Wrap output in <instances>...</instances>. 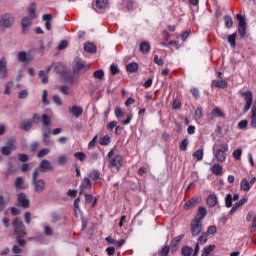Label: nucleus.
Here are the masks:
<instances>
[{
  "instance_id": "obj_1",
  "label": "nucleus",
  "mask_w": 256,
  "mask_h": 256,
  "mask_svg": "<svg viewBox=\"0 0 256 256\" xmlns=\"http://www.w3.org/2000/svg\"><path fill=\"white\" fill-rule=\"evenodd\" d=\"M111 173H119L121 170V167H123V156L120 154H117L114 158H111L109 160L108 165Z\"/></svg>"
},
{
  "instance_id": "obj_2",
  "label": "nucleus",
  "mask_w": 256,
  "mask_h": 256,
  "mask_svg": "<svg viewBox=\"0 0 256 256\" xmlns=\"http://www.w3.org/2000/svg\"><path fill=\"white\" fill-rule=\"evenodd\" d=\"M220 147L221 148L214 151L213 155L219 163H225V161H227V154H225V152L229 151V145L221 144Z\"/></svg>"
},
{
  "instance_id": "obj_3",
  "label": "nucleus",
  "mask_w": 256,
  "mask_h": 256,
  "mask_svg": "<svg viewBox=\"0 0 256 256\" xmlns=\"http://www.w3.org/2000/svg\"><path fill=\"white\" fill-rule=\"evenodd\" d=\"M12 226L14 227V233L19 237H25L27 235V230L25 228V224L19 218H15L12 222Z\"/></svg>"
},
{
  "instance_id": "obj_4",
  "label": "nucleus",
  "mask_w": 256,
  "mask_h": 256,
  "mask_svg": "<svg viewBox=\"0 0 256 256\" xmlns=\"http://www.w3.org/2000/svg\"><path fill=\"white\" fill-rule=\"evenodd\" d=\"M15 23V16L11 13L3 14L0 20V27L2 29H9Z\"/></svg>"
},
{
  "instance_id": "obj_5",
  "label": "nucleus",
  "mask_w": 256,
  "mask_h": 256,
  "mask_svg": "<svg viewBox=\"0 0 256 256\" xmlns=\"http://www.w3.org/2000/svg\"><path fill=\"white\" fill-rule=\"evenodd\" d=\"M190 231L192 237H197L201 231H203V221L198 219H193L190 224Z\"/></svg>"
},
{
  "instance_id": "obj_6",
  "label": "nucleus",
  "mask_w": 256,
  "mask_h": 256,
  "mask_svg": "<svg viewBox=\"0 0 256 256\" xmlns=\"http://www.w3.org/2000/svg\"><path fill=\"white\" fill-rule=\"evenodd\" d=\"M85 71H89V66L85 65V62L81 60V58L75 59V64L73 66L74 73H85Z\"/></svg>"
},
{
  "instance_id": "obj_7",
  "label": "nucleus",
  "mask_w": 256,
  "mask_h": 256,
  "mask_svg": "<svg viewBox=\"0 0 256 256\" xmlns=\"http://www.w3.org/2000/svg\"><path fill=\"white\" fill-rule=\"evenodd\" d=\"M242 97H245V106H244V113H247L249 109H251V106L253 105V92L248 91V92H243Z\"/></svg>"
},
{
  "instance_id": "obj_8",
  "label": "nucleus",
  "mask_w": 256,
  "mask_h": 256,
  "mask_svg": "<svg viewBox=\"0 0 256 256\" xmlns=\"http://www.w3.org/2000/svg\"><path fill=\"white\" fill-rule=\"evenodd\" d=\"M17 201L20 207H23V209H27L29 208V205H31V202L29 201V199H27V195L25 193H19Z\"/></svg>"
},
{
  "instance_id": "obj_9",
  "label": "nucleus",
  "mask_w": 256,
  "mask_h": 256,
  "mask_svg": "<svg viewBox=\"0 0 256 256\" xmlns=\"http://www.w3.org/2000/svg\"><path fill=\"white\" fill-rule=\"evenodd\" d=\"M9 201H11V194L9 192L0 195V211H5V207L9 205Z\"/></svg>"
},
{
  "instance_id": "obj_10",
  "label": "nucleus",
  "mask_w": 256,
  "mask_h": 256,
  "mask_svg": "<svg viewBox=\"0 0 256 256\" xmlns=\"http://www.w3.org/2000/svg\"><path fill=\"white\" fill-rule=\"evenodd\" d=\"M39 170L41 173H47V171H53V165H51V161L47 159H43L39 164Z\"/></svg>"
},
{
  "instance_id": "obj_11",
  "label": "nucleus",
  "mask_w": 256,
  "mask_h": 256,
  "mask_svg": "<svg viewBox=\"0 0 256 256\" xmlns=\"http://www.w3.org/2000/svg\"><path fill=\"white\" fill-rule=\"evenodd\" d=\"M32 185L36 193H43V191H45V180L43 179L34 180Z\"/></svg>"
},
{
  "instance_id": "obj_12",
  "label": "nucleus",
  "mask_w": 256,
  "mask_h": 256,
  "mask_svg": "<svg viewBox=\"0 0 256 256\" xmlns=\"http://www.w3.org/2000/svg\"><path fill=\"white\" fill-rule=\"evenodd\" d=\"M95 4L97 13H103V10L107 9V5H109V0H96Z\"/></svg>"
},
{
  "instance_id": "obj_13",
  "label": "nucleus",
  "mask_w": 256,
  "mask_h": 256,
  "mask_svg": "<svg viewBox=\"0 0 256 256\" xmlns=\"http://www.w3.org/2000/svg\"><path fill=\"white\" fill-rule=\"evenodd\" d=\"M91 187H93L91 179L85 177L80 185V195H83L85 193V190L91 189Z\"/></svg>"
},
{
  "instance_id": "obj_14",
  "label": "nucleus",
  "mask_w": 256,
  "mask_h": 256,
  "mask_svg": "<svg viewBox=\"0 0 256 256\" xmlns=\"http://www.w3.org/2000/svg\"><path fill=\"white\" fill-rule=\"evenodd\" d=\"M0 77L2 79L7 77V59L5 58L0 59Z\"/></svg>"
},
{
  "instance_id": "obj_15",
  "label": "nucleus",
  "mask_w": 256,
  "mask_h": 256,
  "mask_svg": "<svg viewBox=\"0 0 256 256\" xmlns=\"http://www.w3.org/2000/svg\"><path fill=\"white\" fill-rule=\"evenodd\" d=\"M17 59L19 63H29V61H33V57L30 58L25 51L18 52Z\"/></svg>"
},
{
  "instance_id": "obj_16",
  "label": "nucleus",
  "mask_w": 256,
  "mask_h": 256,
  "mask_svg": "<svg viewBox=\"0 0 256 256\" xmlns=\"http://www.w3.org/2000/svg\"><path fill=\"white\" fill-rule=\"evenodd\" d=\"M33 19L30 16H26L24 18H22V22H21V26H22V31L23 33H25V31H27L28 27H31V25L33 24Z\"/></svg>"
},
{
  "instance_id": "obj_17",
  "label": "nucleus",
  "mask_w": 256,
  "mask_h": 256,
  "mask_svg": "<svg viewBox=\"0 0 256 256\" xmlns=\"http://www.w3.org/2000/svg\"><path fill=\"white\" fill-rule=\"evenodd\" d=\"M69 113L77 119L83 115V108L81 106H72L69 108Z\"/></svg>"
},
{
  "instance_id": "obj_18",
  "label": "nucleus",
  "mask_w": 256,
  "mask_h": 256,
  "mask_svg": "<svg viewBox=\"0 0 256 256\" xmlns=\"http://www.w3.org/2000/svg\"><path fill=\"white\" fill-rule=\"evenodd\" d=\"M212 87H217V89H227V87H229V83H227V81L223 79L213 80Z\"/></svg>"
},
{
  "instance_id": "obj_19",
  "label": "nucleus",
  "mask_w": 256,
  "mask_h": 256,
  "mask_svg": "<svg viewBox=\"0 0 256 256\" xmlns=\"http://www.w3.org/2000/svg\"><path fill=\"white\" fill-rule=\"evenodd\" d=\"M217 203H219V198H217V194H210L206 200V204L208 205V207H215Z\"/></svg>"
},
{
  "instance_id": "obj_20",
  "label": "nucleus",
  "mask_w": 256,
  "mask_h": 256,
  "mask_svg": "<svg viewBox=\"0 0 256 256\" xmlns=\"http://www.w3.org/2000/svg\"><path fill=\"white\" fill-rule=\"evenodd\" d=\"M49 135H51V128L44 127L43 128V143L45 145H49V143H51V137Z\"/></svg>"
},
{
  "instance_id": "obj_21",
  "label": "nucleus",
  "mask_w": 256,
  "mask_h": 256,
  "mask_svg": "<svg viewBox=\"0 0 256 256\" xmlns=\"http://www.w3.org/2000/svg\"><path fill=\"white\" fill-rule=\"evenodd\" d=\"M181 239H183V235L176 236L174 239L171 240V251L175 253L177 251V247H179V243H181Z\"/></svg>"
},
{
  "instance_id": "obj_22",
  "label": "nucleus",
  "mask_w": 256,
  "mask_h": 256,
  "mask_svg": "<svg viewBox=\"0 0 256 256\" xmlns=\"http://www.w3.org/2000/svg\"><path fill=\"white\" fill-rule=\"evenodd\" d=\"M207 216V208L201 206L198 208L197 215L195 216L194 219H197L198 221H203L205 217Z\"/></svg>"
},
{
  "instance_id": "obj_23",
  "label": "nucleus",
  "mask_w": 256,
  "mask_h": 256,
  "mask_svg": "<svg viewBox=\"0 0 256 256\" xmlns=\"http://www.w3.org/2000/svg\"><path fill=\"white\" fill-rule=\"evenodd\" d=\"M31 127H33V120H24L20 124V129L23 131H31Z\"/></svg>"
},
{
  "instance_id": "obj_24",
  "label": "nucleus",
  "mask_w": 256,
  "mask_h": 256,
  "mask_svg": "<svg viewBox=\"0 0 256 256\" xmlns=\"http://www.w3.org/2000/svg\"><path fill=\"white\" fill-rule=\"evenodd\" d=\"M210 171H212L213 175H217L218 177L223 175V166L219 164H214L211 168Z\"/></svg>"
},
{
  "instance_id": "obj_25",
  "label": "nucleus",
  "mask_w": 256,
  "mask_h": 256,
  "mask_svg": "<svg viewBox=\"0 0 256 256\" xmlns=\"http://www.w3.org/2000/svg\"><path fill=\"white\" fill-rule=\"evenodd\" d=\"M43 21L45 22V28L47 29V31H50L51 29V21H53V15L51 14H44L42 16Z\"/></svg>"
},
{
  "instance_id": "obj_26",
  "label": "nucleus",
  "mask_w": 256,
  "mask_h": 256,
  "mask_svg": "<svg viewBox=\"0 0 256 256\" xmlns=\"http://www.w3.org/2000/svg\"><path fill=\"white\" fill-rule=\"evenodd\" d=\"M58 91L63 95H73V90L67 85L58 86Z\"/></svg>"
},
{
  "instance_id": "obj_27",
  "label": "nucleus",
  "mask_w": 256,
  "mask_h": 256,
  "mask_svg": "<svg viewBox=\"0 0 256 256\" xmlns=\"http://www.w3.org/2000/svg\"><path fill=\"white\" fill-rule=\"evenodd\" d=\"M84 51L86 53H97V46L91 42H87L84 44Z\"/></svg>"
},
{
  "instance_id": "obj_28",
  "label": "nucleus",
  "mask_w": 256,
  "mask_h": 256,
  "mask_svg": "<svg viewBox=\"0 0 256 256\" xmlns=\"http://www.w3.org/2000/svg\"><path fill=\"white\" fill-rule=\"evenodd\" d=\"M250 126L252 129H256V104L251 108V122Z\"/></svg>"
},
{
  "instance_id": "obj_29",
  "label": "nucleus",
  "mask_w": 256,
  "mask_h": 256,
  "mask_svg": "<svg viewBox=\"0 0 256 256\" xmlns=\"http://www.w3.org/2000/svg\"><path fill=\"white\" fill-rule=\"evenodd\" d=\"M126 70L128 73H137L139 71V64H137V62L129 63L126 66Z\"/></svg>"
},
{
  "instance_id": "obj_30",
  "label": "nucleus",
  "mask_w": 256,
  "mask_h": 256,
  "mask_svg": "<svg viewBox=\"0 0 256 256\" xmlns=\"http://www.w3.org/2000/svg\"><path fill=\"white\" fill-rule=\"evenodd\" d=\"M237 40V33H233L232 35H229L227 38V41L230 45V47H232V49H235V47H237V43L235 42Z\"/></svg>"
},
{
  "instance_id": "obj_31",
  "label": "nucleus",
  "mask_w": 256,
  "mask_h": 256,
  "mask_svg": "<svg viewBox=\"0 0 256 256\" xmlns=\"http://www.w3.org/2000/svg\"><path fill=\"white\" fill-rule=\"evenodd\" d=\"M240 189H242V191H251V183L247 181V178L241 180Z\"/></svg>"
},
{
  "instance_id": "obj_32",
  "label": "nucleus",
  "mask_w": 256,
  "mask_h": 256,
  "mask_svg": "<svg viewBox=\"0 0 256 256\" xmlns=\"http://www.w3.org/2000/svg\"><path fill=\"white\" fill-rule=\"evenodd\" d=\"M215 248H216L215 244H211L204 247L201 256H209L210 253H213V251H215Z\"/></svg>"
},
{
  "instance_id": "obj_33",
  "label": "nucleus",
  "mask_w": 256,
  "mask_h": 256,
  "mask_svg": "<svg viewBox=\"0 0 256 256\" xmlns=\"http://www.w3.org/2000/svg\"><path fill=\"white\" fill-rule=\"evenodd\" d=\"M193 207H197V200L196 199H190L184 204V209L186 211H189V209H193Z\"/></svg>"
},
{
  "instance_id": "obj_34",
  "label": "nucleus",
  "mask_w": 256,
  "mask_h": 256,
  "mask_svg": "<svg viewBox=\"0 0 256 256\" xmlns=\"http://www.w3.org/2000/svg\"><path fill=\"white\" fill-rule=\"evenodd\" d=\"M140 51L144 54L149 53L151 51V45L149 44V42H142L140 44Z\"/></svg>"
},
{
  "instance_id": "obj_35",
  "label": "nucleus",
  "mask_w": 256,
  "mask_h": 256,
  "mask_svg": "<svg viewBox=\"0 0 256 256\" xmlns=\"http://www.w3.org/2000/svg\"><path fill=\"white\" fill-rule=\"evenodd\" d=\"M36 6L35 3L30 4L29 8H28V13H29V17H31L32 19H37V12H36Z\"/></svg>"
},
{
  "instance_id": "obj_36",
  "label": "nucleus",
  "mask_w": 256,
  "mask_h": 256,
  "mask_svg": "<svg viewBox=\"0 0 256 256\" xmlns=\"http://www.w3.org/2000/svg\"><path fill=\"white\" fill-rule=\"evenodd\" d=\"M38 77H40L41 83H43L44 85H47V83H49V76H47V74L45 73L44 70H40L38 73Z\"/></svg>"
},
{
  "instance_id": "obj_37",
  "label": "nucleus",
  "mask_w": 256,
  "mask_h": 256,
  "mask_svg": "<svg viewBox=\"0 0 256 256\" xmlns=\"http://www.w3.org/2000/svg\"><path fill=\"white\" fill-rule=\"evenodd\" d=\"M89 177L92 181H98V179H101V172L99 170H93L90 172Z\"/></svg>"
},
{
  "instance_id": "obj_38",
  "label": "nucleus",
  "mask_w": 256,
  "mask_h": 256,
  "mask_svg": "<svg viewBox=\"0 0 256 256\" xmlns=\"http://www.w3.org/2000/svg\"><path fill=\"white\" fill-rule=\"evenodd\" d=\"M225 207H227V209H231V207H233V195H231V194L226 195Z\"/></svg>"
},
{
  "instance_id": "obj_39",
  "label": "nucleus",
  "mask_w": 256,
  "mask_h": 256,
  "mask_svg": "<svg viewBox=\"0 0 256 256\" xmlns=\"http://www.w3.org/2000/svg\"><path fill=\"white\" fill-rule=\"evenodd\" d=\"M181 253L183 256H191L193 255V248H191L190 246H184L181 249Z\"/></svg>"
},
{
  "instance_id": "obj_40",
  "label": "nucleus",
  "mask_w": 256,
  "mask_h": 256,
  "mask_svg": "<svg viewBox=\"0 0 256 256\" xmlns=\"http://www.w3.org/2000/svg\"><path fill=\"white\" fill-rule=\"evenodd\" d=\"M212 117H225V113L219 107H215L211 112Z\"/></svg>"
},
{
  "instance_id": "obj_41",
  "label": "nucleus",
  "mask_w": 256,
  "mask_h": 256,
  "mask_svg": "<svg viewBox=\"0 0 256 256\" xmlns=\"http://www.w3.org/2000/svg\"><path fill=\"white\" fill-rule=\"evenodd\" d=\"M236 18L239 21L238 27H247V20H245V16L237 14Z\"/></svg>"
},
{
  "instance_id": "obj_42",
  "label": "nucleus",
  "mask_w": 256,
  "mask_h": 256,
  "mask_svg": "<svg viewBox=\"0 0 256 256\" xmlns=\"http://www.w3.org/2000/svg\"><path fill=\"white\" fill-rule=\"evenodd\" d=\"M224 21L226 29H231L233 27V18L231 16L226 15Z\"/></svg>"
},
{
  "instance_id": "obj_43",
  "label": "nucleus",
  "mask_w": 256,
  "mask_h": 256,
  "mask_svg": "<svg viewBox=\"0 0 256 256\" xmlns=\"http://www.w3.org/2000/svg\"><path fill=\"white\" fill-rule=\"evenodd\" d=\"M208 234L207 232H202V234L198 237V244L199 245H205L207 243Z\"/></svg>"
},
{
  "instance_id": "obj_44",
  "label": "nucleus",
  "mask_w": 256,
  "mask_h": 256,
  "mask_svg": "<svg viewBox=\"0 0 256 256\" xmlns=\"http://www.w3.org/2000/svg\"><path fill=\"white\" fill-rule=\"evenodd\" d=\"M12 151H15V150L9 146H3L1 148L2 155H5L6 157H9V155H11Z\"/></svg>"
},
{
  "instance_id": "obj_45",
  "label": "nucleus",
  "mask_w": 256,
  "mask_h": 256,
  "mask_svg": "<svg viewBox=\"0 0 256 256\" xmlns=\"http://www.w3.org/2000/svg\"><path fill=\"white\" fill-rule=\"evenodd\" d=\"M105 77V72L103 70H96L93 73V78L94 79H99V81H101L103 78Z\"/></svg>"
},
{
  "instance_id": "obj_46",
  "label": "nucleus",
  "mask_w": 256,
  "mask_h": 256,
  "mask_svg": "<svg viewBox=\"0 0 256 256\" xmlns=\"http://www.w3.org/2000/svg\"><path fill=\"white\" fill-rule=\"evenodd\" d=\"M23 184H24L23 178H21V177L16 178V180L14 182V186L16 189H25Z\"/></svg>"
},
{
  "instance_id": "obj_47",
  "label": "nucleus",
  "mask_w": 256,
  "mask_h": 256,
  "mask_svg": "<svg viewBox=\"0 0 256 256\" xmlns=\"http://www.w3.org/2000/svg\"><path fill=\"white\" fill-rule=\"evenodd\" d=\"M42 123L44 127H49V125H51V117H49L47 114H43Z\"/></svg>"
},
{
  "instance_id": "obj_48",
  "label": "nucleus",
  "mask_w": 256,
  "mask_h": 256,
  "mask_svg": "<svg viewBox=\"0 0 256 256\" xmlns=\"http://www.w3.org/2000/svg\"><path fill=\"white\" fill-rule=\"evenodd\" d=\"M49 153H51L49 148H43L38 152L37 157L38 159H43V157H45V155H49Z\"/></svg>"
},
{
  "instance_id": "obj_49",
  "label": "nucleus",
  "mask_w": 256,
  "mask_h": 256,
  "mask_svg": "<svg viewBox=\"0 0 256 256\" xmlns=\"http://www.w3.org/2000/svg\"><path fill=\"white\" fill-rule=\"evenodd\" d=\"M69 158L66 155H60L58 157V165L64 166L67 165Z\"/></svg>"
},
{
  "instance_id": "obj_50",
  "label": "nucleus",
  "mask_w": 256,
  "mask_h": 256,
  "mask_svg": "<svg viewBox=\"0 0 256 256\" xmlns=\"http://www.w3.org/2000/svg\"><path fill=\"white\" fill-rule=\"evenodd\" d=\"M169 251H171V246L166 245L159 252V256H169Z\"/></svg>"
},
{
  "instance_id": "obj_51",
  "label": "nucleus",
  "mask_w": 256,
  "mask_h": 256,
  "mask_svg": "<svg viewBox=\"0 0 256 256\" xmlns=\"http://www.w3.org/2000/svg\"><path fill=\"white\" fill-rule=\"evenodd\" d=\"M238 33L241 39H245L247 37V26L238 27Z\"/></svg>"
},
{
  "instance_id": "obj_52",
  "label": "nucleus",
  "mask_w": 256,
  "mask_h": 256,
  "mask_svg": "<svg viewBox=\"0 0 256 256\" xmlns=\"http://www.w3.org/2000/svg\"><path fill=\"white\" fill-rule=\"evenodd\" d=\"M54 71H56V73H63V71H65V66L61 62H58L54 66Z\"/></svg>"
},
{
  "instance_id": "obj_53",
  "label": "nucleus",
  "mask_w": 256,
  "mask_h": 256,
  "mask_svg": "<svg viewBox=\"0 0 256 256\" xmlns=\"http://www.w3.org/2000/svg\"><path fill=\"white\" fill-rule=\"evenodd\" d=\"M243 155V149L238 148L232 153V157H234L237 161L241 159V156Z\"/></svg>"
},
{
  "instance_id": "obj_54",
  "label": "nucleus",
  "mask_w": 256,
  "mask_h": 256,
  "mask_svg": "<svg viewBox=\"0 0 256 256\" xmlns=\"http://www.w3.org/2000/svg\"><path fill=\"white\" fill-rule=\"evenodd\" d=\"M193 157L197 159V161H202L203 160V149H199L194 152Z\"/></svg>"
},
{
  "instance_id": "obj_55",
  "label": "nucleus",
  "mask_w": 256,
  "mask_h": 256,
  "mask_svg": "<svg viewBox=\"0 0 256 256\" xmlns=\"http://www.w3.org/2000/svg\"><path fill=\"white\" fill-rule=\"evenodd\" d=\"M16 143H17V139L9 138L7 141V147H10L15 151V149H17V147L15 146Z\"/></svg>"
},
{
  "instance_id": "obj_56",
  "label": "nucleus",
  "mask_w": 256,
  "mask_h": 256,
  "mask_svg": "<svg viewBox=\"0 0 256 256\" xmlns=\"http://www.w3.org/2000/svg\"><path fill=\"white\" fill-rule=\"evenodd\" d=\"M99 139V135H95L93 139L88 144V149H95V145H97V140Z\"/></svg>"
},
{
  "instance_id": "obj_57",
  "label": "nucleus",
  "mask_w": 256,
  "mask_h": 256,
  "mask_svg": "<svg viewBox=\"0 0 256 256\" xmlns=\"http://www.w3.org/2000/svg\"><path fill=\"white\" fill-rule=\"evenodd\" d=\"M11 87H13V81L7 82L4 90L5 95H11Z\"/></svg>"
},
{
  "instance_id": "obj_58",
  "label": "nucleus",
  "mask_w": 256,
  "mask_h": 256,
  "mask_svg": "<svg viewBox=\"0 0 256 256\" xmlns=\"http://www.w3.org/2000/svg\"><path fill=\"white\" fill-rule=\"evenodd\" d=\"M154 63L156 65H158L159 67H163V65H165V60H163V58H159L158 55L154 56Z\"/></svg>"
},
{
  "instance_id": "obj_59",
  "label": "nucleus",
  "mask_w": 256,
  "mask_h": 256,
  "mask_svg": "<svg viewBox=\"0 0 256 256\" xmlns=\"http://www.w3.org/2000/svg\"><path fill=\"white\" fill-rule=\"evenodd\" d=\"M74 157L78 159V161H85V159L87 158V155H85V153L83 152H76L74 153Z\"/></svg>"
},
{
  "instance_id": "obj_60",
  "label": "nucleus",
  "mask_w": 256,
  "mask_h": 256,
  "mask_svg": "<svg viewBox=\"0 0 256 256\" xmlns=\"http://www.w3.org/2000/svg\"><path fill=\"white\" fill-rule=\"evenodd\" d=\"M111 143V137L109 135H105L101 138L100 145H109Z\"/></svg>"
},
{
  "instance_id": "obj_61",
  "label": "nucleus",
  "mask_w": 256,
  "mask_h": 256,
  "mask_svg": "<svg viewBox=\"0 0 256 256\" xmlns=\"http://www.w3.org/2000/svg\"><path fill=\"white\" fill-rule=\"evenodd\" d=\"M189 146V139L188 138H185L181 144H180V149L182 151H187V147Z\"/></svg>"
},
{
  "instance_id": "obj_62",
  "label": "nucleus",
  "mask_w": 256,
  "mask_h": 256,
  "mask_svg": "<svg viewBox=\"0 0 256 256\" xmlns=\"http://www.w3.org/2000/svg\"><path fill=\"white\" fill-rule=\"evenodd\" d=\"M114 113L117 119H120V117H123V115H125V112H123V110L119 107L115 108Z\"/></svg>"
},
{
  "instance_id": "obj_63",
  "label": "nucleus",
  "mask_w": 256,
  "mask_h": 256,
  "mask_svg": "<svg viewBox=\"0 0 256 256\" xmlns=\"http://www.w3.org/2000/svg\"><path fill=\"white\" fill-rule=\"evenodd\" d=\"M49 93L47 92V90H43L42 92V103L44 105H49V100H47Z\"/></svg>"
},
{
  "instance_id": "obj_64",
  "label": "nucleus",
  "mask_w": 256,
  "mask_h": 256,
  "mask_svg": "<svg viewBox=\"0 0 256 256\" xmlns=\"http://www.w3.org/2000/svg\"><path fill=\"white\" fill-rule=\"evenodd\" d=\"M249 122L247 120H242L238 123V129H247Z\"/></svg>"
}]
</instances>
